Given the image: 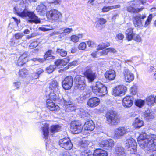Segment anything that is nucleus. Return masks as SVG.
<instances>
[{
    "label": "nucleus",
    "mask_w": 156,
    "mask_h": 156,
    "mask_svg": "<svg viewBox=\"0 0 156 156\" xmlns=\"http://www.w3.org/2000/svg\"><path fill=\"white\" fill-rule=\"evenodd\" d=\"M88 141L85 140L82 141L80 146V151L82 156H108L107 151L101 149L96 150L93 154L87 149Z\"/></svg>",
    "instance_id": "f257e3e1"
},
{
    "label": "nucleus",
    "mask_w": 156,
    "mask_h": 156,
    "mask_svg": "<svg viewBox=\"0 0 156 156\" xmlns=\"http://www.w3.org/2000/svg\"><path fill=\"white\" fill-rule=\"evenodd\" d=\"M140 144V147L145 151H156V135H148L147 139Z\"/></svg>",
    "instance_id": "f03ea898"
},
{
    "label": "nucleus",
    "mask_w": 156,
    "mask_h": 156,
    "mask_svg": "<svg viewBox=\"0 0 156 156\" xmlns=\"http://www.w3.org/2000/svg\"><path fill=\"white\" fill-rule=\"evenodd\" d=\"M146 17L145 14H138L135 16L133 20L134 26L140 28L147 27L150 25L152 20V14H150L145 22H144V20Z\"/></svg>",
    "instance_id": "7ed1b4c3"
},
{
    "label": "nucleus",
    "mask_w": 156,
    "mask_h": 156,
    "mask_svg": "<svg viewBox=\"0 0 156 156\" xmlns=\"http://www.w3.org/2000/svg\"><path fill=\"white\" fill-rule=\"evenodd\" d=\"M49 89L47 91V94L50 98L54 100L59 99V84L56 80H53L50 82Z\"/></svg>",
    "instance_id": "20e7f679"
},
{
    "label": "nucleus",
    "mask_w": 156,
    "mask_h": 156,
    "mask_svg": "<svg viewBox=\"0 0 156 156\" xmlns=\"http://www.w3.org/2000/svg\"><path fill=\"white\" fill-rule=\"evenodd\" d=\"M92 92L99 96H104L107 93V87L100 82H97L91 86Z\"/></svg>",
    "instance_id": "39448f33"
},
{
    "label": "nucleus",
    "mask_w": 156,
    "mask_h": 156,
    "mask_svg": "<svg viewBox=\"0 0 156 156\" xmlns=\"http://www.w3.org/2000/svg\"><path fill=\"white\" fill-rule=\"evenodd\" d=\"M106 121L111 125H117L120 122V119L116 112L112 110L108 111L105 115Z\"/></svg>",
    "instance_id": "423d86ee"
},
{
    "label": "nucleus",
    "mask_w": 156,
    "mask_h": 156,
    "mask_svg": "<svg viewBox=\"0 0 156 156\" xmlns=\"http://www.w3.org/2000/svg\"><path fill=\"white\" fill-rule=\"evenodd\" d=\"M20 17L23 18L28 17L29 19L28 21L30 23L38 24L40 23V19L38 18L33 12L28 11L26 10H24L20 13Z\"/></svg>",
    "instance_id": "0eeeda50"
},
{
    "label": "nucleus",
    "mask_w": 156,
    "mask_h": 156,
    "mask_svg": "<svg viewBox=\"0 0 156 156\" xmlns=\"http://www.w3.org/2000/svg\"><path fill=\"white\" fill-rule=\"evenodd\" d=\"M93 66L90 65L85 68V70L84 73V75L87 79L89 82L94 81L96 78V72L93 70Z\"/></svg>",
    "instance_id": "6e6552de"
},
{
    "label": "nucleus",
    "mask_w": 156,
    "mask_h": 156,
    "mask_svg": "<svg viewBox=\"0 0 156 156\" xmlns=\"http://www.w3.org/2000/svg\"><path fill=\"white\" fill-rule=\"evenodd\" d=\"M46 15L48 19L53 22L58 21L62 17L61 13L55 9L51 10L47 12Z\"/></svg>",
    "instance_id": "1a4fd4ad"
},
{
    "label": "nucleus",
    "mask_w": 156,
    "mask_h": 156,
    "mask_svg": "<svg viewBox=\"0 0 156 156\" xmlns=\"http://www.w3.org/2000/svg\"><path fill=\"white\" fill-rule=\"evenodd\" d=\"M76 85L78 88L81 90L84 89L86 86L85 77L80 75L77 76L74 79Z\"/></svg>",
    "instance_id": "9d476101"
},
{
    "label": "nucleus",
    "mask_w": 156,
    "mask_h": 156,
    "mask_svg": "<svg viewBox=\"0 0 156 156\" xmlns=\"http://www.w3.org/2000/svg\"><path fill=\"white\" fill-rule=\"evenodd\" d=\"M58 143L61 147L66 150L71 149L73 147V144L68 138H64L60 140Z\"/></svg>",
    "instance_id": "9b49d317"
},
{
    "label": "nucleus",
    "mask_w": 156,
    "mask_h": 156,
    "mask_svg": "<svg viewBox=\"0 0 156 156\" xmlns=\"http://www.w3.org/2000/svg\"><path fill=\"white\" fill-rule=\"evenodd\" d=\"M83 128L82 125L78 121L72 122L70 125V129L73 133L77 134L80 132Z\"/></svg>",
    "instance_id": "f8f14e48"
},
{
    "label": "nucleus",
    "mask_w": 156,
    "mask_h": 156,
    "mask_svg": "<svg viewBox=\"0 0 156 156\" xmlns=\"http://www.w3.org/2000/svg\"><path fill=\"white\" fill-rule=\"evenodd\" d=\"M73 30L71 28H63L57 32H54L50 34L51 36L59 35V36L62 38L68 34Z\"/></svg>",
    "instance_id": "ddd939ff"
},
{
    "label": "nucleus",
    "mask_w": 156,
    "mask_h": 156,
    "mask_svg": "<svg viewBox=\"0 0 156 156\" xmlns=\"http://www.w3.org/2000/svg\"><path fill=\"white\" fill-rule=\"evenodd\" d=\"M129 131V129L126 127H120L116 129L115 131V137L117 139L121 138Z\"/></svg>",
    "instance_id": "4468645a"
},
{
    "label": "nucleus",
    "mask_w": 156,
    "mask_h": 156,
    "mask_svg": "<svg viewBox=\"0 0 156 156\" xmlns=\"http://www.w3.org/2000/svg\"><path fill=\"white\" fill-rule=\"evenodd\" d=\"M126 87L123 86H118L113 90L112 94L115 96H122L126 90Z\"/></svg>",
    "instance_id": "2eb2a0df"
},
{
    "label": "nucleus",
    "mask_w": 156,
    "mask_h": 156,
    "mask_svg": "<svg viewBox=\"0 0 156 156\" xmlns=\"http://www.w3.org/2000/svg\"><path fill=\"white\" fill-rule=\"evenodd\" d=\"M73 82L72 77L70 76H68L64 79L62 82V87L65 90H69L73 85Z\"/></svg>",
    "instance_id": "dca6fc26"
},
{
    "label": "nucleus",
    "mask_w": 156,
    "mask_h": 156,
    "mask_svg": "<svg viewBox=\"0 0 156 156\" xmlns=\"http://www.w3.org/2000/svg\"><path fill=\"white\" fill-rule=\"evenodd\" d=\"M114 145V142L112 139L103 140L99 143L100 146L106 149H111Z\"/></svg>",
    "instance_id": "f3484780"
},
{
    "label": "nucleus",
    "mask_w": 156,
    "mask_h": 156,
    "mask_svg": "<svg viewBox=\"0 0 156 156\" xmlns=\"http://www.w3.org/2000/svg\"><path fill=\"white\" fill-rule=\"evenodd\" d=\"M122 74L126 82H130L133 80L134 74L129 69L125 68L122 72Z\"/></svg>",
    "instance_id": "a211bd4d"
},
{
    "label": "nucleus",
    "mask_w": 156,
    "mask_h": 156,
    "mask_svg": "<svg viewBox=\"0 0 156 156\" xmlns=\"http://www.w3.org/2000/svg\"><path fill=\"white\" fill-rule=\"evenodd\" d=\"M63 101L65 107L67 110L73 111L76 109V106L73 103L70 99H63Z\"/></svg>",
    "instance_id": "6ab92c4d"
},
{
    "label": "nucleus",
    "mask_w": 156,
    "mask_h": 156,
    "mask_svg": "<svg viewBox=\"0 0 156 156\" xmlns=\"http://www.w3.org/2000/svg\"><path fill=\"white\" fill-rule=\"evenodd\" d=\"M57 99L55 101L58 100ZM52 100L55 101L54 100L51 99L49 97V99H47L46 101L47 103V107L48 109H49L51 111H54L57 110L59 109V107L57 105H55Z\"/></svg>",
    "instance_id": "aec40b11"
},
{
    "label": "nucleus",
    "mask_w": 156,
    "mask_h": 156,
    "mask_svg": "<svg viewBox=\"0 0 156 156\" xmlns=\"http://www.w3.org/2000/svg\"><path fill=\"white\" fill-rule=\"evenodd\" d=\"M136 2V0H135L134 1L130 2L129 3V6L127 8L128 11L132 13H135L139 12L143 10L144 9L143 8L135 9L133 7V6L135 5Z\"/></svg>",
    "instance_id": "412c9836"
},
{
    "label": "nucleus",
    "mask_w": 156,
    "mask_h": 156,
    "mask_svg": "<svg viewBox=\"0 0 156 156\" xmlns=\"http://www.w3.org/2000/svg\"><path fill=\"white\" fill-rule=\"evenodd\" d=\"M133 98L130 96H127L125 97L122 101V104L124 107L129 108L133 104L132 100Z\"/></svg>",
    "instance_id": "4be33fe9"
},
{
    "label": "nucleus",
    "mask_w": 156,
    "mask_h": 156,
    "mask_svg": "<svg viewBox=\"0 0 156 156\" xmlns=\"http://www.w3.org/2000/svg\"><path fill=\"white\" fill-rule=\"evenodd\" d=\"M100 102V99L97 97L92 98L88 100L87 105L91 107H94L99 105Z\"/></svg>",
    "instance_id": "5701e85b"
},
{
    "label": "nucleus",
    "mask_w": 156,
    "mask_h": 156,
    "mask_svg": "<svg viewBox=\"0 0 156 156\" xmlns=\"http://www.w3.org/2000/svg\"><path fill=\"white\" fill-rule=\"evenodd\" d=\"M36 10L39 14L43 15L46 12L47 8L44 4L41 3L37 5Z\"/></svg>",
    "instance_id": "b1692460"
},
{
    "label": "nucleus",
    "mask_w": 156,
    "mask_h": 156,
    "mask_svg": "<svg viewBox=\"0 0 156 156\" xmlns=\"http://www.w3.org/2000/svg\"><path fill=\"white\" fill-rule=\"evenodd\" d=\"M105 76L106 79L112 80H114L115 77V72L113 70H109L105 72Z\"/></svg>",
    "instance_id": "393cba45"
},
{
    "label": "nucleus",
    "mask_w": 156,
    "mask_h": 156,
    "mask_svg": "<svg viewBox=\"0 0 156 156\" xmlns=\"http://www.w3.org/2000/svg\"><path fill=\"white\" fill-rule=\"evenodd\" d=\"M84 127L85 130L92 131L94 129L95 125L92 121H87L85 122Z\"/></svg>",
    "instance_id": "a878e982"
},
{
    "label": "nucleus",
    "mask_w": 156,
    "mask_h": 156,
    "mask_svg": "<svg viewBox=\"0 0 156 156\" xmlns=\"http://www.w3.org/2000/svg\"><path fill=\"white\" fill-rule=\"evenodd\" d=\"M115 151L119 156H125L124 149L120 145L116 146L115 148Z\"/></svg>",
    "instance_id": "bb28decb"
},
{
    "label": "nucleus",
    "mask_w": 156,
    "mask_h": 156,
    "mask_svg": "<svg viewBox=\"0 0 156 156\" xmlns=\"http://www.w3.org/2000/svg\"><path fill=\"white\" fill-rule=\"evenodd\" d=\"M154 117V113L149 110L146 111L144 114V118L146 120L149 121Z\"/></svg>",
    "instance_id": "cd10ccee"
},
{
    "label": "nucleus",
    "mask_w": 156,
    "mask_h": 156,
    "mask_svg": "<svg viewBox=\"0 0 156 156\" xmlns=\"http://www.w3.org/2000/svg\"><path fill=\"white\" fill-rule=\"evenodd\" d=\"M127 39L129 41L133 39L135 34L133 33V29L132 28H129L126 31Z\"/></svg>",
    "instance_id": "c85d7f7f"
},
{
    "label": "nucleus",
    "mask_w": 156,
    "mask_h": 156,
    "mask_svg": "<svg viewBox=\"0 0 156 156\" xmlns=\"http://www.w3.org/2000/svg\"><path fill=\"white\" fill-rule=\"evenodd\" d=\"M137 146L135 140L132 138L126 140L125 144V147H129L134 145Z\"/></svg>",
    "instance_id": "c756f323"
},
{
    "label": "nucleus",
    "mask_w": 156,
    "mask_h": 156,
    "mask_svg": "<svg viewBox=\"0 0 156 156\" xmlns=\"http://www.w3.org/2000/svg\"><path fill=\"white\" fill-rule=\"evenodd\" d=\"M49 126L48 124L45 123L42 128V131L44 138L47 139L49 134Z\"/></svg>",
    "instance_id": "7c9ffc66"
},
{
    "label": "nucleus",
    "mask_w": 156,
    "mask_h": 156,
    "mask_svg": "<svg viewBox=\"0 0 156 156\" xmlns=\"http://www.w3.org/2000/svg\"><path fill=\"white\" fill-rule=\"evenodd\" d=\"M52 51L51 50L48 51L44 56V61L45 60H52L55 58V57L52 55Z\"/></svg>",
    "instance_id": "2f4dec72"
},
{
    "label": "nucleus",
    "mask_w": 156,
    "mask_h": 156,
    "mask_svg": "<svg viewBox=\"0 0 156 156\" xmlns=\"http://www.w3.org/2000/svg\"><path fill=\"white\" fill-rule=\"evenodd\" d=\"M69 62L68 59L66 58L63 60L58 59L55 62V63L57 66H62L66 64Z\"/></svg>",
    "instance_id": "473e14b6"
},
{
    "label": "nucleus",
    "mask_w": 156,
    "mask_h": 156,
    "mask_svg": "<svg viewBox=\"0 0 156 156\" xmlns=\"http://www.w3.org/2000/svg\"><path fill=\"white\" fill-rule=\"evenodd\" d=\"M143 125V122L138 118H136L134 122V126L136 128H139Z\"/></svg>",
    "instance_id": "72a5a7b5"
},
{
    "label": "nucleus",
    "mask_w": 156,
    "mask_h": 156,
    "mask_svg": "<svg viewBox=\"0 0 156 156\" xmlns=\"http://www.w3.org/2000/svg\"><path fill=\"white\" fill-rule=\"evenodd\" d=\"M148 135H147V134L144 132H142L141 134H140L139 136L137 138V141L138 144L140 147V143L141 142V141L145 140L147 138Z\"/></svg>",
    "instance_id": "f704fd0d"
},
{
    "label": "nucleus",
    "mask_w": 156,
    "mask_h": 156,
    "mask_svg": "<svg viewBox=\"0 0 156 156\" xmlns=\"http://www.w3.org/2000/svg\"><path fill=\"white\" fill-rule=\"evenodd\" d=\"M82 34H79L77 36L73 35L71 36L70 40L72 42L76 43L79 41V39L82 38Z\"/></svg>",
    "instance_id": "c9c22d12"
},
{
    "label": "nucleus",
    "mask_w": 156,
    "mask_h": 156,
    "mask_svg": "<svg viewBox=\"0 0 156 156\" xmlns=\"http://www.w3.org/2000/svg\"><path fill=\"white\" fill-rule=\"evenodd\" d=\"M137 146L134 145L129 147H125L127 150L128 153L130 154H135L136 152Z\"/></svg>",
    "instance_id": "e433bc0d"
},
{
    "label": "nucleus",
    "mask_w": 156,
    "mask_h": 156,
    "mask_svg": "<svg viewBox=\"0 0 156 156\" xmlns=\"http://www.w3.org/2000/svg\"><path fill=\"white\" fill-rule=\"evenodd\" d=\"M146 101L147 102L148 105H151L152 104L155 103V96L154 95H151L146 98Z\"/></svg>",
    "instance_id": "4c0bfd02"
},
{
    "label": "nucleus",
    "mask_w": 156,
    "mask_h": 156,
    "mask_svg": "<svg viewBox=\"0 0 156 156\" xmlns=\"http://www.w3.org/2000/svg\"><path fill=\"white\" fill-rule=\"evenodd\" d=\"M61 127L58 125H53L50 127V131L52 133L58 132L60 130Z\"/></svg>",
    "instance_id": "58836bf2"
},
{
    "label": "nucleus",
    "mask_w": 156,
    "mask_h": 156,
    "mask_svg": "<svg viewBox=\"0 0 156 156\" xmlns=\"http://www.w3.org/2000/svg\"><path fill=\"white\" fill-rule=\"evenodd\" d=\"M120 6L119 5H117L112 6H109L108 7H105L102 9V11L104 12H106L109 10L119 8Z\"/></svg>",
    "instance_id": "ea45409f"
},
{
    "label": "nucleus",
    "mask_w": 156,
    "mask_h": 156,
    "mask_svg": "<svg viewBox=\"0 0 156 156\" xmlns=\"http://www.w3.org/2000/svg\"><path fill=\"white\" fill-rule=\"evenodd\" d=\"M56 52L62 57H65L67 55V52L66 51L58 48L57 49Z\"/></svg>",
    "instance_id": "a19ab883"
},
{
    "label": "nucleus",
    "mask_w": 156,
    "mask_h": 156,
    "mask_svg": "<svg viewBox=\"0 0 156 156\" xmlns=\"http://www.w3.org/2000/svg\"><path fill=\"white\" fill-rule=\"evenodd\" d=\"M135 103L136 106L139 107H141L144 105L145 101L141 99H137Z\"/></svg>",
    "instance_id": "79ce46f5"
},
{
    "label": "nucleus",
    "mask_w": 156,
    "mask_h": 156,
    "mask_svg": "<svg viewBox=\"0 0 156 156\" xmlns=\"http://www.w3.org/2000/svg\"><path fill=\"white\" fill-rule=\"evenodd\" d=\"M81 95L85 100H86L90 98V91H84Z\"/></svg>",
    "instance_id": "37998d69"
},
{
    "label": "nucleus",
    "mask_w": 156,
    "mask_h": 156,
    "mask_svg": "<svg viewBox=\"0 0 156 156\" xmlns=\"http://www.w3.org/2000/svg\"><path fill=\"white\" fill-rule=\"evenodd\" d=\"M13 90H18L20 88V83L18 81L15 82L13 83L12 86Z\"/></svg>",
    "instance_id": "c03bdc74"
},
{
    "label": "nucleus",
    "mask_w": 156,
    "mask_h": 156,
    "mask_svg": "<svg viewBox=\"0 0 156 156\" xmlns=\"http://www.w3.org/2000/svg\"><path fill=\"white\" fill-rule=\"evenodd\" d=\"M131 93L133 95H135L137 92V87L135 85H133L130 90Z\"/></svg>",
    "instance_id": "a18cd8bd"
},
{
    "label": "nucleus",
    "mask_w": 156,
    "mask_h": 156,
    "mask_svg": "<svg viewBox=\"0 0 156 156\" xmlns=\"http://www.w3.org/2000/svg\"><path fill=\"white\" fill-rule=\"evenodd\" d=\"M79 111L80 112V115L83 117H86L88 115V113L83 108H80Z\"/></svg>",
    "instance_id": "49530a36"
},
{
    "label": "nucleus",
    "mask_w": 156,
    "mask_h": 156,
    "mask_svg": "<svg viewBox=\"0 0 156 156\" xmlns=\"http://www.w3.org/2000/svg\"><path fill=\"white\" fill-rule=\"evenodd\" d=\"M54 69V66L51 65L46 68V70L47 73H50L53 71Z\"/></svg>",
    "instance_id": "de8ad7c7"
},
{
    "label": "nucleus",
    "mask_w": 156,
    "mask_h": 156,
    "mask_svg": "<svg viewBox=\"0 0 156 156\" xmlns=\"http://www.w3.org/2000/svg\"><path fill=\"white\" fill-rule=\"evenodd\" d=\"M86 44L84 42H82L79 44L78 48L79 50H83L86 48Z\"/></svg>",
    "instance_id": "09e8293b"
},
{
    "label": "nucleus",
    "mask_w": 156,
    "mask_h": 156,
    "mask_svg": "<svg viewBox=\"0 0 156 156\" xmlns=\"http://www.w3.org/2000/svg\"><path fill=\"white\" fill-rule=\"evenodd\" d=\"M28 71L26 68H23L20 70V75L23 76L28 74Z\"/></svg>",
    "instance_id": "8fccbe9b"
},
{
    "label": "nucleus",
    "mask_w": 156,
    "mask_h": 156,
    "mask_svg": "<svg viewBox=\"0 0 156 156\" xmlns=\"http://www.w3.org/2000/svg\"><path fill=\"white\" fill-rule=\"evenodd\" d=\"M26 54H23L22 55L20 56V57H21V58L22 59V62L23 63V64L22 65H23L27 61L28 58H27L26 56Z\"/></svg>",
    "instance_id": "3c124183"
},
{
    "label": "nucleus",
    "mask_w": 156,
    "mask_h": 156,
    "mask_svg": "<svg viewBox=\"0 0 156 156\" xmlns=\"http://www.w3.org/2000/svg\"><path fill=\"white\" fill-rule=\"evenodd\" d=\"M48 26H46V27H40L39 29L42 31H45L50 30L53 29L52 27H50L49 28H48Z\"/></svg>",
    "instance_id": "603ef678"
},
{
    "label": "nucleus",
    "mask_w": 156,
    "mask_h": 156,
    "mask_svg": "<svg viewBox=\"0 0 156 156\" xmlns=\"http://www.w3.org/2000/svg\"><path fill=\"white\" fill-rule=\"evenodd\" d=\"M133 37V39L134 40L137 42H140L141 41V37L139 35H136L135 34Z\"/></svg>",
    "instance_id": "864d4df0"
},
{
    "label": "nucleus",
    "mask_w": 156,
    "mask_h": 156,
    "mask_svg": "<svg viewBox=\"0 0 156 156\" xmlns=\"http://www.w3.org/2000/svg\"><path fill=\"white\" fill-rule=\"evenodd\" d=\"M44 72V70L42 69L39 68L37 70V76L36 77H35V79H37L39 77V75L41 73H43Z\"/></svg>",
    "instance_id": "5fc2aeb1"
},
{
    "label": "nucleus",
    "mask_w": 156,
    "mask_h": 156,
    "mask_svg": "<svg viewBox=\"0 0 156 156\" xmlns=\"http://www.w3.org/2000/svg\"><path fill=\"white\" fill-rule=\"evenodd\" d=\"M59 156H71L67 151H63L61 152Z\"/></svg>",
    "instance_id": "6e6d98bb"
},
{
    "label": "nucleus",
    "mask_w": 156,
    "mask_h": 156,
    "mask_svg": "<svg viewBox=\"0 0 156 156\" xmlns=\"http://www.w3.org/2000/svg\"><path fill=\"white\" fill-rule=\"evenodd\" d=\"M77 100L78 103H83L85 100L83 97H82V95H81L77 98Z\"/></svg>",
    "instance_id": "4d7b16f0"
},
{
    "label": "nucleus",
    "mask_w": 156,
    "mask_h": 156,
    "mask_svg": "<svg viewBox=\"0 0 156 156\" xmlns=\"http://www.w3.org/2000/svg\"><path fill=\"white\" fill-rule=\"evenodd\" d=\"M38 45V44L37 42H34L30 44L29 47L30 49H32L35 48Z\"/></svg>",
    "instance_id": "13d9d810"
},
{
    "label": "nucleus",
    "mask_w": 156,
    "mask_h": 156,
    "mask_svg": "<svg viewBox=\"0 0 156 156\" xmlns=\"http://www.w3.org/2000/svg\"><path fill=\"white\" fill-rule=\"evenodd\" d=\"M14 12L15 14H17L18 16H20V11L19 8L17 6H15L14 8Z\"/></svg>",
    "instance_id": "bf43d9fd"
},
{
    "label": "nucleus",
    "mask_w": 156,
    "mask_h": 156,
    "mask_svg": "<svg viewBox=\"0 0 156 156\" xmlns=\"http://www.w3.org/2000/svg\"><path fill=\"white\" fill-rule=\"evenodd\" d=\"M32 60L34 62L38 61L39 62H41V63L43 62L44 61V59L41 58H33L32 59Z\"/></svg>",
    "instance_id": "052dcab7"
},
{
    "label": "nucleus",
    "mask_w": 156,
    "mask_h": 156,
    "mask_svg": "<svg viewBox=\"0 0 156 156\" xmlns=\"http://www.w3.org/2000/svg\"><path fill=\"white\" fill-rule=\"evenodd\" d=\"M96 24V27L98 29V30H101L102 28V25L100 24V23H99L98 21H96L95 22Z\"/></svg>",
    "instance_id": "680f3d73"
},
{
    "label": "nucleus",
    "mask_w": 156,
    "mask_h": 156,
    "mask_svg": "<svg viewBox=\"0 0 156 156\" xmlns=\"http://www.w3.org/2000/svg\"><path fill=\"white\" fill-rule=\"evenodd\" d=\"M107 49L108 52H110L111 53H115L117 51V50L115 49L112 48H107Z\"/></svg>",
    "instance_id": "e2e57ef3"
},
{
    "label": "nucleus",
    "mask_w": 156,
    "mask_h": 156,
    "mask_svg": "<svg viewBox=\"0 0 156 156\" xmlns=\"http://www.w3.org/2000/svg\"><path fill=\"white\" fill-rule=\"evenodd\" d=\"M98 21L102 25L105 24L106 23V21L104 18H100Z\"/></svg>",
    "instance_id": "0e129e2a"
},
{
    "label": "nucleus",
    "mask_w": 156,
    "mask_h": 156,
    "mask_svg": "<svg viewBox=\"0 0 156 156\" xmlns=\"http://www.w3.org/2000/svg\"><path fill=\"white\" fill-rule=\"evenodd\" d=\"M116 37L118 39L122 40L124 38V35L122 34H119L117 35Z\"/></svg>",
    "instance_id": "69168bd1"
},
{
    "label": "nucleus",
    "mask_w": 156,
    "mask_h": 156,
    "mask_svg": "<svg viewBox=\"0 0 156 156\" xmlns=\"http://www.w3.org/2000/svg\"><path fill=\"white\" fill-rule=\"evenodd\" d=\"M108 53V51L107 48L105 49V50L102 51L100 52V54L101 55H107Z\"/></svg>",
    "instance_id": "338daca9"
},
{
    "label": "nucleus",
    "mask_w": 156,
    "mask_h": 156,
    "mask_svg": "<svg viewBox=\"0 0 156 156\" xmlns=\"http://www.w3.org/2000/svg\"><path fill=\"white\" fill-rule=\"evenodd\" d=\"M105 48V47L104 46V44L99 45L98 47L97 50H101Z\"/></svg>",
    "instance_id": "774afa93"
}]
</instances>
